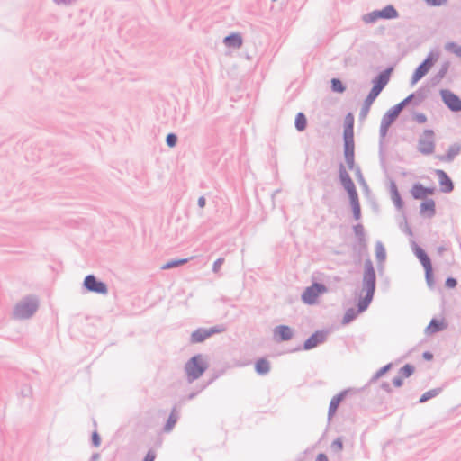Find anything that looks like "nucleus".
I'll use <instances>...</instances> for the list:
<instances>
[{
    "instance_id": "1",
    "label": "nucleus",
    "mask_w": 461,
    "mask_h": 461,
    "mask_svg": "<svg viewBox=\"0 0 461 461\" xmlns=\"http://www.w3.org/2000/svg\"><path fill=\"white\" fill-rule=\"evenodd\" d=\"M376 285V276L370 259H366L364 263V273L362 277V286L359 292V299L357 303V310L349 308L346 311L342 322L348 324L356 319L358 313L365 312L371 303Z\"/></svg>"
},
{
    "instance_id": "2",
    "label": "nucleus",
    "mask_w": 461,
    "mask_h": 461,
    "mask_svg": "<svg viewBox=\"0 0 461 461\" xmlns=\"http://www.w3.org/2000/svg\"><path fill=\"white\" fill-rule=\"evenodd\" d=\"M38 308V299L35 296H26L15 304L13 314L15 319L26 320L33 316Z\"/></svg>"
},
{
    "instance_id": "3",
    "label": "nucleus",
    "mask_w": 461,
    "mask_h": 461,
    "mask_svg": "<svg viewBox=\"0 0 461 461\" xmlns=\"http://www.w3.org/2000/svg\"><path fill=\"white\" fill-rule=\"evenodd\" d=\"M208 368L205 357L201 355H195L191 357L185 366V372L189 383H192L201 377Z\"/></svg>"
},
{
    "instance_id": "4",
    "label": "nucleus",
    "mask_w": 461,
    "mask_h": 461,
    "mask_svg": "<svg viewBox=\"0 0 461 461\" xmlns=\"http://www.w3.org/2000/svg\"><path fill=\"white\" fill-rule=\"evenodd\" d=\"M438 58V51H430L423 62L415 69L411 77V85H415L419 80L426 76Z\"/></svg>"
},
{
    "instance_id": "5",
    "label": "nucleus",
    "mask_w": 461,
    "mask_h": 461,
    "mask_svg": "<svg viewBox=\"0 0 461 461\" xmlns=\"http://www.w3.org/2000/svg\"><path fill=\"white\" fill-rule=\"evenodd\" d=\"M435 133L432 130H424L418 140L417 149L425 156L431 155L435 151Z\"/></svg>"
},
{
    "instance_id": "6",
    "label": "nucleus",
    "mask_w": 461,
    "mask_h": 461,
    "mask_svg": "<svg viewBox=\"0 0 461 461\" xmlns=\"http://www.w3.org/2000/svg\"><path fill=\"white\" fill-rule=\"evenodd\" d=\"M325 292H327V287L323 284L313 283L305 288L301 298L305 304L313 305L317 303L318 297Z\"/></svg>"
},
{
    "instance_id": "7",
    "label": "nucleus",
    "mask_w": 461,
    "mask_h": 461,
    "mask_svg": "<svg viewBox=\"0 0 461 461\" xmlns=\"http://www.w3.org/2000/svg\"><path fill=\"white\" fill-rule=\"evenodd\" d=\"M84 287L92 293H96L100 294H107L108 287L107 285L96 278L94 275H88L85 277Z\"/></svg>"
},
{
    "instance_id": "8",
    "label": "nucleus",
    "mask_w": 461,
    "mask_h": 461,
    "mask_svg": "<svg viewBox=\"0 0 461 461\" xmlns=\"http://www.w3.org/2000/svg\"><path fill=\"white\" fill-rule=\"evenodd\" d=\"M439 94L443 103L450 111L455 113L461 111V99L458 95L448 89H441Z\"/></svg>"
},
{
    "instance_id": "9",
    "label": "nucleus",
    "mask_w": 461,
    "mask_h": 461,
    "mask_svg": "<svg viewBox=\"0 0 461 461\" xmlns=\"http://www.w3.org/2000/svg\"><path fill=\"white\" fill-rule=\"evenodd\" d=\"M339 181H340L341 185L348 192V197L351 196V195L357 194V192L356 190V186H355V185H354V183H353L349 174L346 170V168H345L343 164L339 165Z\"/></svg>"
},
{
    "instance_id": "10",
    "label": "nucleus",
    "mask_w": 461,
    "mask_h": 461,
    "mask_svg": "<svg viewBox=\"0 0 461 461\" xmlns=\"http://www.w3.org/2000/svg\"><path fill=\"white\" fill-rule=\"evenodd\" d=\"M393 71V68H388L381 72L377 77L373 79V87L371 92L379 95L382 90L386 86L389 82L390 75Z\"/></svg>"
},
{
    "instance_id": "11",
    "label": "nucleus",
    "mask_w": 461,
    "mask_h": 461,
    "mask_svg": "<svg viewBox=\"0 0 461 461\" xmlns=\"http://www.w3.org/2000/svg\"><path fill=\"white\" fill-rule=\"evenodd\" d=\"M221 331H222V329L218 328L216 326L215 327H212L210 329L199 328V329L195 330L191 334V342L192 343L203 342L207 338L211 337L212 335H213L215 333H219Z\"/></svg>"
},
{
    "instance_id": "12",
    "label": "nucleus",
    "mask_w": 461,
    "mask_h": 461,
    "mask_svg": "<svg viewBox=\"0 0 461 461\" xmlns=\"http://www.w3.org/2000/svg\"><path fill=\"white\" fill-rule=\"evenodd\" d=\"M326 340V332L318 330L314 332L310 338H308L304 344L303 349L310 350L315 347L322 344Z\"/></svg>"
},
{
    "instance_id": "13",
    "label": "nucleus",
    "mask_w": 461,
    "mask_h": 461,
    "mask_svg": "<svg viewBox=\"0 0 461 461\" xmlns=\"http://www.w3.org/2000/svg\"><path fill=\"white\" fill-rule=\"evenodd\" d=\"M435 173L438 178L441 192L447 194L452 192L454 185L447 174L442 169H436Z\"/></svg>"
},
{
    "instance_id": "14",
    "label": "nucleus",
    "mask_w": 461,
    "mask_h": 461,
    "mask_svg": "<svg viewBox=\"0 0 461 461\" xmlns=\"http://www.w3.org/2000/svg\"><path fill=\"white\" fill-rule=\"evenodd\" d=\"M411 249L415 256L419 258L420 264L423 266V267H427L432 265L431 260L425 252V250L421 249L415 241L411 242Z\"/></svg>"
},
{
    "instance_id": "15",
    "label": "nucleus",
    "mask_w": 461,
    "mask_h": 461,
    "mask_svg": "<svg viewBox=\"0 0 461 461\" xmlns=\"http://www.w3.org/2000/svg\"><path fill=\"white\" fill-rule=\"evenodd\" d=\"M274 336L280 341H287L293 338V330L287 325H279L274 329Z\"/></svg>"
},
{
    "instance_id": "16",
    "label": "nucleus",
    "mask_w": 461,
    "mask_h": 461,
    "mask_svg": "<svg viewBox=\"0 0 461 461\" xmlns=\"http://www.w3.org/2000/svg\"><path fill=\"white\" fill-rule=\"evenodd\" d=\"M378 95L374 94L373 92H369L368 95L366 97L363 105L360 109L359 117L360 119H365L371 108V105L375 102V100L377 98Z\"/></svg>"
},
{
    "instance_id": "17",
    "label": "nucleus",
    "mask_w": 461,
    "mask_h": 461,
    "mask_svg": "<svg viewBox=\"0 0 461 461\" xmlns=\"http://www.w3.org/2000/svg\"><path fill=\"white\" fill-rule=\"evenodd\" d=\"M344 156L348 169L355 168L354 144H344Z\"/></svg>"
},
{
    "instance_id": "18",
    "label": "nucleus",
    "mask_w": 461,
    "mask_h": 461,
    "mask_svg": "<svg viewBox=\"0 0 461 461\" xmlns=\"http://www.w3.org/2000/svg\"><path fill=\"white\" fill-rule=\"evenodd\" d=\"M346 394H347V391H343V392L339 393V394L335 395L334 397H332V399L330 402L329 411H328L329 419H330L334 415L339 403L345 398Z\"/></svg>"
},
{
    "instance_id": "19",
    "label": "nucleus",
    "mask_w": 461,
    "mask_h": 461,
    "mask_svg": "<svg viewBox=\"0 0 461 461\" xmlns=\"http://www.w3.org/2000/svg\"><path fill=\"white\" fill-rule=\"evenodd\" d=\"M223 43L229 48L238 49L242 45V37L239 33H232L223 39Z\"/></svg>"
},
{
    "instance_id": "20",
    "label": "nucleus",
    "mask_w": 461,
    "mask_h": 461,
    "mask_svg": "<svg viewBox=\"0 0 461 461\" xmlns=\"http://www.w3.org/2000/svg\"><path fill=\"white\" fill-rule=\"evenodd\" d=\"M426 98L425 93L422 90H418L413 94H411L409 96H407L405 99H403L402 102H400V104L404 108L410 102L414 99L415 104L418 105L421 102L424 101Z\"/></svg>"
},
{
    "instance_id": "21",
    "label": "nucleus",
    "mask_w": 461,
    "mask_h": 461,
    "mask_svg": "<svg viewBox=\"0 0 461 461\" xmlns=\"http://www.w3.org/2000/svg\"><path fill=\"white\" fill-rule=\"evenodd\" d=\"M426 98L425 93L422 90H418L413 94H411L409 96H407L405 99H403L402 102H400V104L404 108L410 102L414 99L415 104L418 105L421 102L424 101Z\"/></svg>"
},
{
    "instance_id": "22",
    "label": "nucleus",
    "mask_w": 461,
    "mask_h": 461,
    "mask_svg": "<svg viewBox=\"0 0 461 461\" xmlns=\"http://www.w3.org/2000/svg\"><path fill=\"white\" fill-rule=\"evenodd\" d=\"M390 192H391V198H392L393 204L395 205V207L398 210H402L403 207V202H402L401 195L398 192L397 185L393 181H392L390 184Z\"/></svg>"
},
{
    "instance_id": "23",
    "label": "nucleus",
    "mask_w": 461,
    "mask_h": 461,
    "mask_svg": "<svg viewBox=\"0 0 461 461\" xmlns=\"http://www.w3.org/2000/svg\"><path fill=\"white\" fill-rule=\"evenodd\" d=\"M420 214L428 212L429 218L433 217L436 213L434 200L428 199L425 202L421 203L420 207Z\"/></svg>"
},
{
    "instance_id": "24",
    "label": "nucleus",
    "mask_w": 461,
    "mask_h": 461,
    "mask_svg": "<svg viewBox=\"0 0 461 461\" xmlns=\"http://www.w3.org/2000/svg\"><path fill=\"white\" fill-rule=\"evenodd\" d=\"M255 370L258 375H267L270 371V363L265 358L258 359L255 364Z\"/></svg>"
},
{
    "instance_id": "25",
    "label": "nucleus",
    "mask_w": 461,
    "mask_h": 461,
    "mask_svg": "<svg viewBox=\"0 0 461 461\" xmlns=\"http://www.w3.org/2000/svg\"><path fill=\"white\" fill-rule=\"evenodd\" d=\"M379 11V15L384 19H393L398 17V12L393 5H386L384 8Z\"/></svg>"
},
{
    "instance_id": "26",
    "label": "nucleus",
    "mask_w": 461,
    "mask_h": 461,
    "mask_svg": "<svg viewBox=\"0 0 461 461\" xmlns=\"http://www.w3.org/2000/svg\"><path fill=\"white\" fill-rule=\"evenodd\" d=\"M411 194L414 199L420 200V199H425V186H423L420 183H416L412 185L411 189Z\"/></svg>"
},
{
    "instance_id": "27",
    "label": "nucleus",
    "mask_w": 461,
    "mask_h": 461,
    "mask_svg": "<svg viewBox=\"0 0 461 461\" xmlns=\"http://www.w3.org/2000/svg\"><path fill=\"white\" fill-rule=\"evenodd\" d=\"M349 200H350V204H351L352 211H353V216L356 220H359L361 217V209H360V204H359V201H358V195L357 194L351 195V196H349Z\"/></svg>"
},
{
    "instance_id": "28",
    "label": "nucleus",
    "mask_w": 461,
    "mask_h": 461,
    "mask_svg": "<svg viewBox=\"0 0 461 461\" xmlns=\"http://www.w3.org/2000/svg\"><path fill=\"white\" fill-rule=\"evenodd\" d=\"M444 329L443 321H440L437 319H432L429 324L426 328V332L428 334L437 333Z\"/></svg>"
},
{
    "instance_id": "29",
    "label": "nucleus",
    "mask_w": 461,
    "mask_h": 461,
    "mask_svg": "<svg viewBox=\"0 0 461 461\" xmlns=\"http://www.w3.org/2000/svg\"><path fill=\"white\" fill-rule=\"evenodd\" d=\"M460 149V145L455 143L449 147L447 154L444 157H441L440 159L446 161H452L455 158V157L459 154Z\"/></svg>"
},
{
    "instance_id": "30",
    "label": "nucleus",
    "mask_w": 461,
    "mask_h": 461,
    "mask_svg": "<svg viewBox=\"0 0 461 461\" xmlns=\"http://www.w3.org/2000/svg\"><path fill=\"white\" fill-rule=\"evenodd\" d=\"M441 391H442L441 388H434V389L427 391L420 396L419 402L423 403V402L429 401V399L438 396L441 393Z\"/></svg>"
},
{
    "instance_id": "31",
    "label": "nucleus",
    "mask_w": 461,
    "mask_h": 461,
    "mask_svg": "<svg viewBox=\"0 0 461 461\" xmlns=\"http://www.w3.org/2000/svg\"><path fill=\"white\" fill-rule=\"evenodd\" d=\"M449 67H450V63L448 61H445L440 68L438 69V71L437 72V74L435 75L434 77V80L436 82H439L441 81L447 75L448 69H449Z\"/></svg>"
},
{
    "instance_id": "32",
    "label": "nucleus",
    "mask_w": 461,
    "mask_h": 461,
    "mask_svg": "<svg viewBox=\"0 0 461 461\" xmlns=\"http://www.w3.org/2000/svg\"><path fill=\"white\" fill-rule=\"evenodd\" d=\"M353 230H354V233H355L356 237L358 240V242L360 244L365 245V243H366V236H365L364 226L362 224L358 223V224H357V225H355L353 227Z\"/></svg>"
},
{
    "instance_id": "33",
    "label": "nucleus",
    "mask_w": 461,
    "mask_h": 461,
    "mask_svg": "<svg viewBox=\"0 0 461 461\" xmlns=\"http://www.w3.org/2000/svg\"><path fill=\"white\" fill-rule=\"evenodd\" d=\"M375 257H376V259L380 263H382L385 260L386 252H385V249L381 241H377L375 243Z\"/></svg>"
},
{
    "instance_id": "34",
    "label": "nucleus",
    "mask_w": 461,
    "mask_h": 461,
    "mask_svg": "<svg viewBox=\"0 0 461 461\" xmlns=\"http://www.w3.org/2000/svg\"><path fill=\"white\" fill-rule=\"evenodd\" d=\"M445 50L461 59V46H459L457 43L454 41L447 42L445 44Z\"/></svg>"
},
{
    "instance_id": "35",
    "label": "nucleus",
    "mask_w": 461,
    "mask_h": 461,
    "mask_svg": "<svg viewBox=\"0 0 461 461\" xmlns=\"http://www.w3.org/2000/svg\"><path fill=\"white\" fill-rule=\"evenodd\" d=\"M307 125V120L305 115L303 113H298L295 117V128L299 131H303L305 130Z\"/></svg>"
},
{
    "instance_id": "36",
    "label": "nucleus",
    "mask_w": 461,
    "mask_h": 461,
    "mask_svg": "<svg viewBox=\"0 0 461 461\" xmlns=\"http://www.w3.org/2000/svg\"><path fill=\"white\" fill-rule=\"evenodd\" d=\"M175 409H173L172 412L170 413L167 420V423L164 427V430L166 432H169L172 430V429L174 428V426L176 425V421H177V415L175 413Z\"/></svg>"
},
{
    "instance_id": "37",
    "label": "nucleus",
    "mask_w": 461,
    "mask_h": 461,
    "mask_svg": "<svg viewBox=\"0 0 461 461\" xmlns=\"http://www.w3.org/2000/svg\"><path fill=\"white\" fill-rule=\"evenodd\" d=\"M399 115H397L391 108L385 113V114L383 116L381 122L383 123L388 124L391 126V124L397 119Z\"/></svg>"
},
{
    "instance_id": "38",
    "label": "nucleus",
    "mask_w": 461,
    "mask_h": 461,
    "mask_svg": "<svg viewBox=\"0 0 461 461\" xmlns=\"http://www.w3.org/2000/svg\"><path fill=\"white\" fill-rule=\"evenodd\" d=\"M354 144L353 140V126L347 125L344 129V144Z\"/></svg>"
},
{
    "instance_id": "39",
    "label": "nucleus",
    "mask_w": 461,
    "mask_h": 461,
    "mask_svg": "<svg viewBox=\"0 0 461 461\" xmlns=\"http://www.w3.org/2000/svg\"><path fill=\"white\" fill-rule=\"evenodd\" d=\"M187 261H188V258L171 260V261H168L167 263H166L165 265H163L161 267V268L164 269V270L165 269L174 268V267H176L178 266L184 265Z\"/></svg>"
},
{
    "instance_id": "40",
    "label": "nucleus",
    "mask_w": 461,
    "mask_h": 461,
    "mask_svg": "<svg viewBox=\"0 0 461 461\" xmlns=\"http://www.w3.org/2000/svg\"><path fill=\"white\" fill-rule=\"evenodd\" d=\"M331 89L336 93H343L345 91V86L339 79L333 78L331 80Z\"/></svg>"
},
{
    "instance_id": "41",
    "label": "nucleus",
    "mask_w": 461,
    "mask_h": 461,
    "mask_svg": "<svg viewBox=\"0 0 461 461\" xmlns=\"http://www.w3.org/2000/svg\"><path fill=\"white\" fill-rule=\"evenodd\" d=\"M381 18L380 15H379V11L378 10H375V11H373L367 14H366L364 17H363V20L367 23H375L377 21V19Z\"/></svg>"
},
{
    "instance_id": "42",
    "label": "nucleus",
    "mask_w": 461,
    "mask_h": 461,
    "mask_svg": "<svg viewBox=\"0 0 461 461\" xmlns=\"http://www.w3.org/2000/svg\"><path fill=\"white\" fill-rule=\"evenodd\" d=\"M424 269H425V278H426L427 284L429 286L431 287L434 284L433 274H432V265L429 266L427 267H424Z\"/></svg>"
},
{
    "instance_id": "43",
    "label": "nucleus",
    "mask_w": 461,
    "mask_h": 461,
    "mask_svg": "<svg viewBox=\"0 0 461 461\" xmlns=\"http://www.w3.org/2000/svg\"><path fill=\"white\" fill-rule=\"evenodd\" d=\"M413 372H414V366L410 364H406L404 366H402L400 369V374L404 377L411 376L413 374Z\"/></svg>"
},
{
    "instance_id": "44",
    "label": "nucleus",
    "mask_w": 461,
    "mask_h": 461,
    "mask_svg": "<svg viewBox=\"0 0 461 461\" xmlns=\"http://www.w3.org/2000/svg\"><path fill=\"white\" fill-rule=\"evenodd\" d=\"M389 125L388 124H385V123H383L381 122V124H380V130H379V135H380V145H383V141L384 140V138L386 137L387 135V132H388V129H389Z\"/></svg>"
},
{
    "instance_id": "45",
    "label": "nucleus",
    "mask_w": 461,
    "mask_h": 461,
    "mask_svg": "<svg viewBox=\"0 0 461 461\" xmlns=\"http://www.w3.org/2000/svg\"><path fill=\"white\" fill-rule=\"evenodd\" d=\"M166 143L170 148L175 147L177 143V136L175 133H168L166 138Z\"/></svg>"
},
{
    "instance_id": "46",
    "label": "nucleus",
    "mask_w": 461,
    "mask_h": 461,
    "mask_svg": "<svg viewBox=\"0 0 461 461\" xmlns=\"http://www.w3.org/2000/svg\"><path fill=\"white\" fill-rule=\"evenodd\" d=\"M392 367V364H388L384 367L380 368L373 376L372 381H375L383 376L390 368Z\"/></svg>"
},
{
    "instance_id": "47",
    "label": "nucleus",
    "mask_w": 461,
    "mask_h": 461,
    "mask_svg": "<svg viewBox=\"0 0 461 461\" xmlns=\"http://www.w3.org/2000/svg\"><path fill=\"white\" fill-rule=\"evenodd\" d=\"M343 444L340 438H336L330 446V448L333 452H339L342 450Z\"/></svg>"
},
{
    "instance_id": "48",
    "label": "nucleus",
    "mask_w": 461,
    "mask_h": 461,
    "mask_svg": "<svg viewBox=\"0 0 461 461\" xmlns=\"http://www.w3.org/2000/svg\"><path fill=\"white\" fill-rule=\"evenodd\" d=\"M413 118L418 123L420 124L425 123L427 122V116L422 113H414Z\"/></svg>"
},
{
    "instance_id": "49",
    "label": "nucleus",
    "mask_w": 461,
    "mask_h": 461,
    "mask_svg": "<svg viewBox=\"0 0 461 461\" xmlns=\"http://www.w3.org/2000/svg\"><path fill=\"white\" fill-rule=\"evenodd\" d=\"M223 262H224V258H219L217 260H215L213 263V266H212V271L214 273H218L221 267L222 266Z\"/></svg>"
},
{
    "instance_id": "50",
    "label": "nucleus",
    "mask_w": 461,
    "mask_h": 461,
    "mask_svg": "<svg viewBox=\"0 0 461 461\" xmlns=\"http://www.w3.org/2000/svg\"><path fill=\"white\" fill-rule=\"evenodd\" d=\"M58 5L68 6L76 3L77 0H52Z\"/></svg>"
},
{
    "instance_id": "51",
    "label": "nucleus",
    "mask_w": 461,
    "mask_h": 461,
    "mask_svg": "<svg viewBox=\"0 0 461 461\" xmlns=\"http://www.w3.org/2000/svg\"><path fill=\"white\" fill-rule=\"evenodd\" d=\"M92 443L95 447H99L101 444V438L96 431L92 434Z\"/></svg>"
},
{
    "instance_id": "52",
    "label": "nucleus",
    "mask_w": 461,
    "mask_h": 461,
    "mask_svg": "<svg viewBox=\"0 0 461 461\" xmlns=\"http://www.w3.org/2000/svg\"><path fill=\"white\" fill-rule=\"evenodd\" d=\"M356 173V176L357 177V180L360 182V183H363L365 184V179H364V176L362 175V172H361V169L358 166H356L355 165V168L353 169Z\"/></svg>"
},
{
    "instance_id": "53",
    "label": "nucleus",
    "mask_w": 461,
    "mask_h": 461,
    "mask_svg": "<svg viewBox=\"0 0 461 461\" xmlns=\"http://www.w3.org/2000/svg\"><path fill=\"white\" fill-rule=\"evenodd\" d=\"M457 285V281L454 277H447L446 280V286L448 288H455Z\"/></svg>"
},
{
    "instance_id": "54",
    "label": "nucleus",
    "mask_w": 461,
    "mask_h": 461,
    "mask_svg": "<svg viewBox=\"0 0 461 461\" xmlns=\"http://www.w3.org/2000/svg\"><path fill=\"white\" fill-rule=\"evenodd\" d=\"M157 456L156 453L153 450H149L142 461H154L156 459Z\"/></svg>"
},
{
    "instance_id": "55",
    "label": "nucleus",
    "mask_w": 461,
    "mask_h": 461,
    "mask_svg": "<svg viewBox=\"0 0 461 461\" xmlns=\"http://www.w3.org/2000/svg\"><path fill=\"white\" fill-rule=\"evenodd\" d=\"M427 4L432 6H440L446 4L447 0H426Z\"/></svg>"
},
{
    "instance_id": "56",
    "label": "nucleus",
    "mask_w": 461,
    "mask_h": 461,
    "mask_svg": "<svg viewBox=\"0 0 461 461\" xmlns=\"http://www.w3.org/2000/svg\"><path fill=\"white\" fill-rule=\"evenodd\" d=\"M402 383H403V381H402V378L401 376H396V377H394V378L393 379V385H394V386H396V387H400V386H402Z\"/></svg>"
},
{
    "instance_id": "57",
    "label": "nucleus",
    "mask_w": 461,
    "mask_h": 461,
    "mask_svg": "<svg viewBox=\"0 0 461 461\" xmlns=\"http://www.w3.org/2000/svg\"><path fill=\"white\" fill-rule=\"evenodd\" d=\"M345 122H346V126L347 125H351L353 126V123H354V118L352 116L351 113H348L346 118H345Z\"/></svg>"
},
{
    "instance_id": "58",
    "label": "nucleus",
    "mask_w": 461,
    "mask_h": 461,
    "mask_svg": "<svg viewBox=\"0 0 461 461\" xmlns=\"http://www.w3.org/2000/svg\"><path fill=\"white\" fill-rule=\"evenodd\" d=\"M397 115L402 111L403 107L399 104L391 108Z\"/></svg>"
},
{
    "instance_id": "59",
    "label": "nucleus",
    "mask_w": 461,
    "mask_h": 461,
    "mask_svg": "<svg viewBox=\"0 0 461 461\" xmlns=\"http://www.w3.org/2000/svg\"><path fill=\"white\" fill-rule=\"evenodd\" d=\"M197 203H198V206L200 208H203L205 206V203H206L205 198L203 196H200L198 198Z\"/></svg>"
},
{
    "instance_id": "60",
    "label": "nucleus",
    "mask_w": 461,
    "mask_h": 461,
    "mask_svg": "<svg viewBox=\"0 0 461 461\" xmlns=\"http://www.w3.org/2000/svg\"><path fill=\"white\" fill-rule=\"evenodd\" d=\"M315 461H328V458L325 454L321 453L317 456Z\"/></svg>"
},
{
    "instance_id": "61",
    "label": "nucleus",
    "mask_w": 461,
    "mask_h": 461,
    "mask_svg": "<svg viewBox=\"0 0 461 461\" xmlns=\"http://www.w3.org/2000/svg\"><path fill=\"white\" fill-rule=\"evenodd\" d=\"M31 388L30 387H26L25 389H23L22 391V394L24 396V397H27V396H30L31 395Z\"/></svg>"
},
{
    "instance_id": "62",
    "label": "nucleus",
    "mask_w": 461,
    "mask_h": 461,
    "mask_svg": "<svg viewBox=\"0 0 461 461\" xmlns=\"http://www.w3.org/2000/svg\"><path fill=\"white\" fill-rule=\"evenodd\" d=\"M423 358L426 360H431L433 358V355L430 352H424Z\"/></svg>"
},
{
    "instance_id": "63",
    "label": "nucleus",
    "mask_w": 461,
    "mask_h": 461,
    "mask_svg": "<svg viewBox=\"0 0 461 461\" xmlns=\"http://www.w3.org/2000/svg\"><path fill=\"white\" fill-rule=\"evenodd\" d=\"M434 192H435L434 188L425 187V194H426V196L429 195V194H433Z\"/></svg>"
},
{
    "instance_id": "64",
    "label": "nucleus",
    "mask_w": 461,
    "mask_h": 461,
    "mask_svg": "<svg viewBox=\"0 0 461 461\" xmlns=\"http://www.w3.org/2000/svg\"><path fill=\"white\" fill-rule=\"evenodd\" d=\"M382 388H383L384 390H385L386 392H390V391H391L390 384H386V383L382 384Z\"/></svg>"
}]
</instances>
